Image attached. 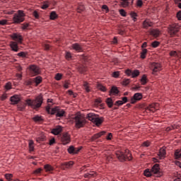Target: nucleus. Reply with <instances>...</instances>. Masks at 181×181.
I'll list each match as a JSON object with an SVG mask.
<instances>
[{
    "mask_svg": "<svg viewBox=\"0 0 181 181\" xmlns=\"http://www.w3.org/2000/svg\"><path fill=\"white\" fill-rule=\"evenodd\" d=\"M43 104V97L41 95H39L35 98V99H27L25 103L21 102L17 105L18 111H23L26 108V105L33 108V110H37L40 108Z\"/></svg>",
    "mask_w": 181,
    "mask_h": 181,
    "instance_id": "obj_1",
    "label": "nucleus"
},
{
    "mask_svg": "<svg viewBox=\"0 0 181 181\" xmlns=\"http://www.w3.org/2000/svg\"><path fill=\"white\" fill-rule=\"evenodd\" d=\"M46 111L48 112V114H51V115H54V114H56L57 118H62V117L66 116V112L64 110L60 109L59 107H55L53 108L47 107Z\"/></svg>",
    "mask_w": 181,
    "mask_h": 181,
    "instance_id": "obj_2",
    "label": "nucleus"
},
{
    "mask_svg": "<svg viewBox=\"0 0 181 181\" xmlns=\"http://www.w3.org/2000/svg\"><path fill=\"white\" fill-rule=\"evenodd\" d=\"M115 155L117 159L120 160V162H124V160H132V154L131 153H129V150L128 149L125 150L124 153L120 151H116Z\"/></svg>",
    "mask_w": 181,
    "mask_h": 181,
    "instance_id": "obj_3",
    "label": "nucleus"
},
{
    "mask_svg": "<svg viewBox=\"0 0 181 181\" xmlns=\"http://www.w3.org/2000/svg\"><path fill=\"white\" fill-rule=\"evenodd\" d=\"M74 120L75 122L76 128H83V127L86 125V119L80 113H77L76 115H75V116L74 117Z\"/></svg>",
    "mask_w": 181,
    "mask_h": 181,
    "instance_id": "obj_4",
    "label": "nucleus"
},
{
    "mask_svg": "<svg viewBox=\"0 0 181 181\" xmlns=\"http://www.w3.org/2000/svg\"><path fill=\"white\" fill-rule=\"evenodd\" d=\"M179 30H180V25L179 24H172L170 25L168 27V33L171 37H173V36H178L177 33H179Z\"/></svg>",
    "mask_w": 181,
    "mask_h": 181,
    "instance_id": "obj_5",
    "label": "nucleus"
},
{
    "mask_svg": "<svg viewBox=\"0 0 181 181\" xmlns=\"http://www.w3.org/2000/svg\"><path fill=\"white\" fill-rule=\"evenodd\" d=\"M25 21V13L23 11L19 10L15 13L13 18V23H22Z\"/></svg>",
    "mask_w": 181,
    "mask_h": 181,
    "instance_id": "obj_6",
    "label": "nucleus"
},
{
    "mask_svg": "<svg viewBox=\"0 0 181 181\" xmlns=\"http://www.w3.org/2000/svg\"><path fill=\"white\" fill-rule=\"evenodd\" d=\"M11 37L14 42L16 43H19V45H22V42H23V37H22V35L18 33H14L11 34Z\"/></svg>",
    "mask_w": 181,
    "mask_h": 181,
    "instance_id": "obj_7",
    "label": "nucleus"
},
{
    "mask_svg": "<svg viewBox=\"0 0 181 181\" xmlns=\"http://www.w3.org/2000/svg\"><path fill=\"white\" fill-rule=\"evenodd\" d=\"M71 138L69 133H63L61 135V142L63 145H67V144H70Z\"/></svg>",
    "mask_w": 181,
    "mask_h": 181,
    "instance_id": "obj_8",
    "label": "nucleus"
},
{
    "mask_svg": "<svg viewBox=\"0 0 181 181\" xmlns=\"http://www.w3.org/2000/svg\"><path fill=\"white\" fill-rule=\"evenodd\" d=\"M153 175H157L158 177H160L162 174L160 173V168L159 167V164H155L152 168L151 169Z\"/></svg>",
    "mask_w": 181,
    "mask_h": 181,
    "instance_id": "obj_9",
    "label": "nucleus"
},
{
    "mask_svg": "<svg viewBox=\"0 0 181 181\" xmlns=\"http://www.w3.org/2000/svg\"><path fill=\"white\" fill-rule=\"evenodd\" d=\"M30 71L32 76H37V74H40V69L36 65H31L30 66Z\"/></svg>",
    "mask_w": 181,
    "mask_h": 181,
    "instance_id": "obj_10",
    "label": "nucleus"
},
{
    "mask_svg": "<svg viewBox=\"0 0 181 181\" xmlns=\"http://www.w3.org/2000/svg\"><path fill=\"white\" fill-rule=\"evenodd\" d=\"M18 45H19V43L15 41L10 42V47L12 52H15L16 53L19 52V46Z\"/></svg>",
    "mask_w": 181,
    "mask_h": 181,
    "instance_id": "obj_11",
    "label": "nucleus"
},
{
    "mask_svg": "<svg viewBox=\"0 0 181 181\" xmlns=\"http://www.w3.org/2000/svg\"><path fill=\"white\" fill-rule=\"evenodd\" d=\"M151 67L153 69V74H155V73H156L157 71H160L162 69V66H160V64L156 62L152 63Z\"/></svg>",
    "mask_w": 181,
    "mask_h": 181,
    "instance_id": "obj_12",
    "label": "nucleus"
},
{
    "mask_svg": "<svg viewBox=\"0 0 181 181\" xmlns=\"http://www.w3.org/2000/svg\"><path fill=\"white\" fill-rule=\"evenodd\" d=\"M139 100H142V93H135L131 99L132 104H135L137 101H139Z\"/></svg>",
    "mask_w": 181,
    "mask_h": 181,
    "instance_id": "obj_13",
    "label": "nucleus"
},
{
    "mask_svg": "<svg viewBox=\"0 0 181 181\" xmlns=\"http://www.w3.org/2000/svg\"><path fill=\"white\" fill-rule=\"evenodd\" d=\"M80 149L78 148H74V146H71L68 148V152L70 154L76 155V153H78L80 152Z\"/></svg>",
    "mask_w": 181,
    "mask_h": 181,
    "instance_id": "obj_14",
    "label": "nucleus"
},
{
    "mask_svg": "<svg viewBox=\"0 0 181 181\" xmlns=\"http://www.w3.org/2000/svg\"><path fill=\"white\" fill-rule=\"evenodd\" d=\"M63 131V128L62 126H57L54 129H52V133L53 135H59Z\"/></svg>",
    "mask_w": 181,
    "mask_h": 181,
    "instance_id": "obj_15",
    "label": "nucleus"
},
{
    "mask_svg": "<svg viewBox=\"0 0 181 181\" xmlns=\"http://www.w3.org/2000/svg\"><path fill=\"white\" fill-rule=\"evenodd\" d=\"M21 101V96L18 95H14L11 98V102L12 103L13 105L18 104Z\"/></svg>",
    "mask_w": 181,
    "mask_h": 181,
    "instance_id": "obj_16",
    "label": "nucleus"
},
{
    "mask_svg": "<svg viewBox=\"0 0 181 181\" xmlns=\"http://www.w3.org/2000/svg\"><path fill=\"white\" fill-rule=\"evenodd\" d=\"M98 115H95V113H88L86 115V118L87 119H88L89 121H91L92 122H94L95 121V119L97 118Z\"/></svg>",
    "mask_w": 181,
    "mask_h": 181,
    "instance_id": "obj_17",
    "label": "nucleus"
},
{
    "mask_svg": "<svg viewBox=\"0 0 181 181\" xmlns=\"http://www.w3.org/2000/svg\"><path fill=\"white\" fill-rule=\"evenodd\" d=\"M72 49L76 50V52H83V47L78 43H75L71 45Z\"/></svg>",
    "mask_w": 181,
    "mask_h": 181,
    "instance_id": "obj_18",
    "label": "nucleus"
},
{
    "mask_svg": "<svg viewBox=\"0 0 181 181\" xmlns=\"http://www.w3.org/2000/svg\"><path fill=\"white\" fill-rule=\"evenodd\" d=\"M73 165H74V163L73 161L66 162L62 164V168L63 169H70V168H71Z\"/></svg>",
    "mask_w": 181,
    "mask_h": 181,
    "instance_id": "obj_19",
    "label": "nucleus"
},
{
    "mask_svg": "<svg viewBox=\"0 0 181 181\" xmlns=\"http://www.w3.org/2000/svg\"><path fill=\"white\" fill-rule=\"evenodd\" d=\"M119 93V90H118L117 87L113 86L112 87L110 91V95H117Z\"/></svg>",
    "mask_w": 181,
    "mask_h": 181,
    "instance_id": "obj_20",
    "label": "nucleus"
},
{
    "mask_svg": "<svg viewBox=\"0 0 181 181\" xmlns=\"http://www.w3.org/2000/svg\"><path fill=\"white\" fill-rule=\"evenodd\" d=\"M103 121L104 119L103 117H98H98H96V119H95V122H93V123L98 127L99 125H101L103 124Z\"/></svg>",
    "mask_w": 181,
    "mask_h": 181,
    "instance_id": "obj_21",
    "label": "nucleus"
},
{
    "mask_svg": "<svg viewBox=\"0 0 181 181\" xmlns=\"http://www.w3.org/2000/svg\"><path fill=\"white\" fill-rule=\"evenodd\" d=\"M105 134V132H100L98 134H95V135H93L91 138V139L93 141H95V139H98V138H100V136H103V135H104Z\"/></svg>",
    "mask_w": 181,
    "mask_h": 181,
    "instance_id": "obj_22",
    "label": "nucleus"
},
{
    "mask_svg": "<svg viewBox=\"0 0 181 181\" xmlns=\"http://www.w3.org/2000/svg\"><path fill=\"white\" fill-rule=\"evenodd\" d=\"M151 26H152V22L149 21V20H146L144 21L143 28H144V29H148Z\"/></svg>",
    "mask_w": 181,
    "mask_h": 181,
    "instance_id": "obj_23",
    "label": "nucleus"
},
{
    "mask_svg": "<svg viewBox=\"0 0 181 181\" xmlns=\"http://www.w3.org/2000/svg\"><path fill=\"white\" fill-rule=\"evenodd\" d=\"M151 35H152V36L154 37H158V36L160 35V31H159V30H153L151 31Z\"/></svg>",
    "mask_w": 181,
    "mask_h": 181,
    "instance_id": "obj_24",
    "label": "nucleus"
},
{
    "mask_svg": "<svg viewBox=\"0 0 181 181\" xmlns=\"http://www.w3.org/2000/svg\"><path fill=\"white\" fill-rule=\"evenodd\" d=\"M166 155V150L164 148H161L159 151L160 158L162 159V158H165V156Z\"/></svg>",
    "mask_w": 181,
    "mask_h": 181,
    "instance_id": "obj_25",
    "label": "nucleus"
},
{
    "mask_svg": "<svg viewBox=\"0 0 181 181\" xmlns=\"http://www.w3.org/2000/svg\"><path fill=\"white\" fill-rule=\"evenodd\" d=\"M129 0H120V5L123 8H127V6H129Z\"/></svg>",
    "mask_w": 181,
    "mask_h": 181,
    "instance_id": "obj_26",
    "label": "nucleus"
},
{
    "mask_svg": "<svg viewBox=\"0 0 181 181\" xmlns=\"http://www.w3.org/2000/svg\"><path fill=\"white\" fill-rule=\"evenodd\" d=\"M180 54H181L180 52H177L176 51L170 52V56L171 57H180Z\"/></svg>",
    "mask_w": 181,
    "mask_h": 181,
    "instance_id": "obj_27",
    "label": "nucleus"
},
{
    "mask_svg": "<svg viewBox=\"0 0 181 181\" xmlns=\"http://www.w3.org/2000/svg\"><path fill=\"white\" fill-rule=\"evenodd\" d=\"M106 103L109 108H112V105H114V102L112 101V99L111 98H107L106 99Z\"/></svg>",
    "mask_w": 181,
    "mask_h": 181,
    "instance_id": "obj_28",
    "label": "nucleus"
},
{
    "mask_svg": "<svg viewBox=\"0 0 181 181\" xmlns=\"http://www.w3.org/2000/svg\"><path fill=\"white\" fill-rule=\"evenodd\" d=\"M33 121L35 122H42L43 118L41 116L37 115L33 118Z\"/></svg>",
    "mask_w": 181,
    "mask_h": 181,
    "instance_id": "obj_29",
    "label": "nucleus"
},
{
    "mask_svg": "<svg viewBox=\"0 0 181 181\" xmlns=\"http://www.w3.org/2000/svg\"><path fill=\"white\" fill-rule=\"evenodd\" d=\"M34 143L33 140H30L28 143V146L30 152H33L35 151V147L33 146Z\"/></svg>",
    "mask_w": 181,
    "mask_h": 181,
    "instance_id": "obj_30",
    "label": "nucleus"
},
{
    "mask_svg": "<svg viewBox=\"0 0 181 181\" xmlns=\"http://www.w3.org/2000/svg\"><path fill=\"white\" fill-rule=\"evenodd\" d=\"M153 175L152 173L151 170H150L149 169H146L144 170V176H146V177H151V176Z\"/></svg>",
    "mask_w": 181,
    "mask_h": 181,
    "instance_id": "obj_31",
    "label": "nucleus"
},
{
    "mask_svg": "<svg viewBox=\"0 0 181 181\" xmlns=\"http://www.w3.org/2000/svg\"><path fill=\"white\" fill-rule=\"evenodd\" d=\"M49 18L52 21H54V19H57V13H56V11H52L50 13Z\"/></svg>",
    "mask_w": 181,
    "mask_h": 181,
    "instance_id": "obj_32",
    "label": "nucleus"
},
{
    "mask_svg": "<svg viewBox=\"0 0 181 181\" xmlns=\"http://www.w3.org/2000/svg\"><path fill=\"white\" fill-rule=\"evenodd\" d=\"M83 88L86 91V93H90V86H88V83L86 81L83 83Z\"/></svg>",
    "mask_w": 181,
    "mask_h": 181,
    "instance_id": "obj_33",
    "label": "nucleus"
},
{
    "mask_svg": "<svg viewBox=\"0 0 181 181\" xmlns=\"http://www.w3.org/2000/svg\"><path fill=\"white\" fill-rule=\"evenodd\" d=\"M148 81V78H146V75H143V76L141 77V83L142 84V86H145V84H146Z\"/></svg>",
    "mask_w": 181,
    "mask_h": 181,
    "instance_id": "obj_34",
    "label": "nucleus"
},
{
    "mask_svg": "<svg viewBox=\"0 0 181 181\" xmlns=\"http://www.w3.org/2000/svg\"><path fill=\"white\" fill-rule=\"evenodd\" d=\"M147 53H148V49H143L142 52H141V59H145V57H146Z\"/></svg>",
    "mask_w": 181,
    "mask_h": 181,
    "instance_id": "obj_35",
    "label": "nucleus"
},
{
    "mask_svg": "<svg viewBox=\"0 0 181 181\" xmlns=\"http://www.w3.org/2000/svg\"><path fill=\"white\" fill-rule=\"evenodd\" d=\"M158 105H159V104L158 103L151 105L149 106L150 111H152L153 112V111H155L154 110H156V108L158 107Z\"/></svg>",
    "mask_w": 181,
    "mask_h": 181,
    "instance_id": "obj_36",
    "label": "nucleus"
},
{
    "mask_svg": "<svg viewBox=\"0 0 181 181\" xmlns=\"http://www.w3.org/2000/svg\"><path fill=\"white\" fill-rule=\"evenodd\" d=\"M45 170L46 172H52V170H53V167L49 164H47L45 165Z\"/></svg>",
    "mask_w": 181,
    "mask_h": 181,
    "instance_id": "obj_37",
    "label": "nucleus"
},
{
    "mask_svg": "<svg viewBox=\"0 0 181 181\" xmlns=\"http://www.w3.org/2000/svg\"><path fill=\"white\" fill-rule=\"evenodd\" d=\"M139 76V70L136 69L132 73V77L134 78L135 77H138Z\"/></svg>",
    "mask_w": 181,
    "mask_h": 181,
    "instance_id": "obj_38",
    "label": "nucleus"
},
{
    "mask_svg": "<svg viewBox=\"0 0 181 181\" xmlns=\"http://www.w3.org/2000/svg\"><path fill=\"white\" fill-rule=\"evenodd\" d=\"M130 16L133 18L134 22H136V17L138 16V14L135 13L134 11H132L130 13Z\"/></svg>",
    "mask_w": 181,
    "mask_h": 181,
    "instance_id": "obj_39",
    "label": "nucleus"
},
{
    "mask_svg": "<svg viewBox=\"0 0 181 181\" xmlns=\"http://www.w3.org/2000/svg\"><path fill=\"white\" fill-rule=\"evenodd\" d=\"M35 82L36 86H39V84H40V83H42V77L37 76L35 78Z\"/></svg>",
    "mask_w": 181,
    "mask_h": 181,
    "instance_id": "obj_40",
    "label": "nucleus"
},
{
    "mask_svg": "<svg viewBox=\"0 0 181 181\" xmlns=\"http://www.w3.org/2000/svg\"><path fill=\"white\" fill-rule=\"evenodd\" d=\"M84 9H85L84 5L80 4L77 8V12H78L80 13L83 12V11H84Z\"/></svg>",
    "mask_w": 181,
    "mask_h": 181,
    "instance_id": "obj_41",
    "label": "nucleus"
},
{
    "mask_svg": "<svg viewBox=\"0 0 181 181\" xmlns=\"http://www.w3.org/2000/svg\"><path fill=\"white\" fill-rule=\"evenodd\" d=\"M97 88L98 90H100V91H107V88H105L104 86L100 83L98 84Z\"/></svg>",
    "mask_w": 181,
    "mask_h": 181,
    "instance_id": "obj_42",
    "label": "nucleus"
},
{
    "mask_svg": "<svg viewBox=\"0 0 181 181\" xmlns=\"http://www.w3.org/2000/svg\"><path fill=\"white\" fill-rule=\"evenodd\" d=\"M5 177L6 180L12 181V177H13V175L12 174H6Z\"/></svg>",
    "mask_w": 181,
    "mask_h": 181,
    "instance_id": "obj_43",
    "label": "nucleus"
},
{
    "mask_svg": "<svg viewBox=\"0 0 181 181\" xmlns=\"http://www.w3.org/2000/svg\"><path fill=\"white\" fill-rule=\"evenodd\" d=\"M28 53L25 52H21L17 54V56H18V57H26Z\"/></svg>",
    "mask_w": 181,
    "mask_h": 181,
    "instance_id": "obj_44",
    "label": "nucleus"
},
{
    "mask_svg": "<svg viewBox=\"0 0 181 181\" xmlns=\"http://www.w3.org/2000/svg\"><path fill=\"white\" fill-rule=\"evenodd\" d=\"M49 1H45L42 6V9H47V8H49Z\"/></svg>",
    "mask_w": 181,
    "mask_h": 181,
    "instance_id": "obj_45",
    "label": "nucleus"
},
{
    "mask_svg": "<svg viewBox=\"0 0 181 181\" xmlns=\"http://www.w3.org/2000/svg\"><path fill=\"white\" fill-rule=\"evenodd\" d=\"M142 5H144V1H142V0L136 1V6H138V8H142Z\"/></svg>",
    "mask_w": 181,
    "mask_h": 181,
    "instance_id": "obj_46",
    "label": "nucleus"
},
{
    "mask_svg": "<svg viewBox=\"0 0 181 181\" xmlns=\"http://www.w3.org/2000/svg\"><path fill=\"white\" fill-rule=\"evenodd\" d=\"M33 16H34V18H35V19H39V13L37 12V11H34L33 12Z\"/></svg>",
    "mask_w": 181,
    "mask_h": 181,
    "instance_id": "obj_47",
    "label": "nucleus"
},
{
    "mask_svg": "<svg viewBox=\"0 0 181 181\" xmlns=\"http://www.w3.org/2000/svg\"><path fill=\"white\" fill-rule=\"evenodd\" d=\"M115 105H117V107L124 105V102L122 100H117L115 102Z\"/></svg>",
    "mask_w": 181,
    "mask_h": 181,
    "instance_id": "obj_48",
    "label": "nucleus"
},
{
    "mask_svg": "<svg viewBox=\"0 0 181 181\" xmlns=\"http://www.w3.org/2000/svg\"><path fill=\"white\" fill-rule=\"evenodd\" d=\"M63 76L61 74H57L56 76H55V79L57 81H59V80H62V77Z\"/></svg>",
    "mask_w": 181,
    "mask_h": 181,
    "instance_id": "obj_49",
    "label": "nucleus"
},
{
    "mask_svg": "<svg viewBox=\"0 0 181 181\" xmlns=\"http://www.w3.org/2000/svg\"><path fill=\"white\" fill-rule=\"evenodd\" d=\"M119 12L122 16H127V12H125V10L120 9L119 10Z\"/></svg>",
    "mask_w": 181,
    "mask_h": 181,
    "instance_id": "obj_50",
    "label": "nucleus"
},
{
    "mask_svg": "<svg viewBox=\"0 0 181 181\" xmlns=\"http://www.w3.org/2000/svg\"><path fill=\"white\" fill-rule=\"evenodd\" d=\"M29 28V23H25L22 24V29L25 30V29H28Z\"/></svg>",
    "mask_w": 181,
    "mask_h": 181,
    "instance_id": "obj_51",
    "label": "nucleus"
},
{
    "mask_svg": "<svg viewBox=\"0 0 181 181\" xmlns=\"http://www.w3.org/2000/svg\"><path fill=\"white\" fill-rule=\"evenodd\" d=\"M152 47H158L159 46V42L154 41L151 43Z\"/></svg>",
    "mask_w": 181,
    "mask_h": 181,
    "instance_id": "obj_52",
    "label": "nucleus"
},
{
    "mask_svg": "<svg viewBox=\"0 0 181 181\" xmlns=\"http://www.w3.org/2000/svg\"><path fill=\"white\" fill-rule=\"evenodd\" d=\"M65 57L67 60H70V59H71V53L66 52Z\"/></svg>",
    "mask_w": 181,
    "mask_h": 181,
    "instance_id": "obj_53",
    "label": "nucleus"
},
{
    "mask_svg": "<svg viewBox=\"0 0 181 181\" xmlns=\"http://www.w3.org/2000/svg\"><path fill=\"white\" fill-rule=\"evenodd\" d=\"M130 83V80L129 79H124L123 80V85L124 86H128Z\"/></svg>",
    "mask_w": 181,
    "mask_h": 181,
    "instance_id": "obj_54",
    "label": "nucleus"
},
{
    "mask_svg": "<svg viewBox=\"0 0 181 181\" xmlns=\"http://www.w3.org/2000/svg\"><path fill=\"white\" fill-rule=\"evenodd\" d=\"M94 176V172H92V173H86L84 175V177H91Z\"/></svg>",
    "mask_w": 181,
    "mask_h": 181,
    "instance_id": "obj_55",
    "label": "nucleus"
},
{
    "mask_svg": "<svg viewBox=\"0 0 181 181\" xmlns=\"http://www.w3.org/2000/svg\"><path fill=\"white\" fill-rule=\"evenodd\" d=\"M149 145H151V143L149 141H144L142 144V146H145L146 148H148V146H149Z\"/></svg>",
    "mask_w": 181,
    "mask_h": 181,
    "instance_id": "obj_56",
    "label": "nucleus"
},
{
    "mask_svg": "<svg viewBox=\"0 0 181 181\" xmlns=\"http://www.w3.org/2000/svg\"><path fill=\"white\" fill-rule=\"evenodd\" d=\"M41 172H42V168H37L34 171V175H40Z\"/></svg>",
    "mask_w": 181,
    "mask_h": 181,
    "instance_id": "obj_57",
    "label": "nucleus"
},
{
    "mask_svg": "<svg viewBox=\"0 0 181 181\" xmlns=\"http://www.w3.org/2000/svg\"><path fill=\"white\" fill-rule=\"evenodd\" d=\"M125 73L127 76H132V71H131L130 69H127L125 71Z\"/></svg>",
    "mask_w": 181,
    "mask_h": 181,
    "instance_id": "obj_58",
    "label": "nucleus"
},
{
    "mask_svg": "<svg viewBox=\"0 0 181 181\" xmlns=\"http://www.w3.org/2000/svg\"><path fill=\"white\" fill-rule=\"evenodd\" d=\"M112 139V134L109 133L108 135L106 137V139H107V141H111Z\"/></svg>",
    "mask_w": 181,
    "mask_h": 181,
    "instance_id": "obj_59",
    "label": "nucleus"
},
{
    "mask_svg": "<svg viewBox=\"0 0 181 181\" xmlns=\"http://www.w3.org/2000/svg\"><path fill=\"white\" fill-rule=\"evenodd\" d=\"M102 9H104L106 12H109L110 9L108 8V6L107 5H103L102 6Z\"/></svg>",
    "mask_w": 181,
    "mask_h": 181,
    "instance_id": "obj_60",
    "label": "nucleus"
},
{
    "mask_svg": "<svg viewBox=\"0 0 181 181\" xmlns=\"http://www.w3.org/2000/svg\"><path fill=\"white\" fill-rule=\"evenodd\" d=\"M7 22H8V21H6V20H1V21H0V25H1V26H4V25H6Z\"/></svg>",
    "mask_w": 181,
    "mask_h": 181,
    "instance_id": "obj_61",
    "label": "nucleus"
},
{
    "mask_svg": "<svg viewBox=\"0 0 181 181\" xmlns=\"http://www.w3.org/2000/svg\"><path fill=\"white\" fill-rule=\"evenodd\" d=\"M119 72L115 71V72L113 73V77H115V78L119 77Z\"/></svg>",
    "mask_w": 181,
    "mask_h": 181,
    "instance_id": "obj_62",
    "label": "nucleus"
},
{
    "mask_svg": "<svg viewBox=\"0 0 181 181\" xmlns=\"http://www.w3.org/2000/svg\"><path fill=\"white\" fill-rule=\"evenodd\" d=\"M12 87V86L11 85V83H7L6 85V88L7 90H11V88Z\"/></svg>",
    "mask_w": 181,
    "mask_h": 181,
    "instance_id": "obj_63",
    "label": "nucleus"
},
{
    "mask_svg": "<svg viewBox=\"0 0 181 181\" xmlns=\"http://www.w3.org/2000/svg\"><path fill=\"white\" fill-rule=\"evenodd\" d=\"M177 18L178 21H181V11H179L177 13Z\"/></svg>",
    "mask_w": 181,
    "mask_h": 181,
    "instance_id": "obj_64",
    "label": "nucleus"
}]
</instances>
